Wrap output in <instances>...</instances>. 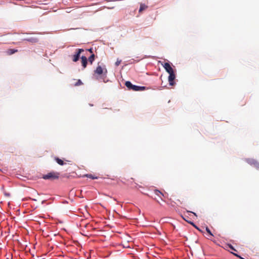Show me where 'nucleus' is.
<instances>
[{
	"mask_svg": "<svg viewBox=\"0 0 259 259\" xmlns=\"http://www.w3.org/2000/svg\"><path fill=\"white\" fill-rule=\"evenodd\" d=\"M83 52H84V50H83V49H76L74 54L71 56V59L72 60V61L74 62H76V61H77L79 60V58H80L81 59L82 65H87V64L88 63V59H87V57L83 55H81V56H80V55Z\"/></svg>",
	"mask_w": 259,
	"mask_h": 259,
	"instance_id": "nucleus-1",
	"label": "nucleus"
},
{
	"mask_svg": "<svg viewBox=\"0 0 259 259\" xmlns=\"http://www.w3.org/2000/svg\"><path fill=\"white\" fill-rule=\"evenodd\" d=\"M165 70L169 74L168 77V82L170 85H174L175 84L174 80L176 78L175 71L171 66H163Z\"/></svg>",
	"mask_w": 259,
	"mask_h": 259,
	"instance_id": "nucleus-2",
	"label": "nucleus"
},
{
	"mask_svg": "<svg viewBox=\"0 0 259 259\" xmlns=\"http://www.w3.org/2000/svg\"><path fill=\"white\" fill-rule=\"evenodd\" d=\"M125 86L130 90H132L135 91H143L145 89V87H140L136 85H133L130 81H126L125 83Z\"/></svg>",
	"mask_w": 259,
	"mask_h": 259,
	"instance_id": "nucleus-3",
	"label": "nucleus"
},
{
	"mask_svg": "<svg viewBox=\"0 0 259 259\" xmlns=\"http://www.w3.org/2000/svg\"><path fill=\"white\" fill-rule=\"evenodd\" d=\"M59 173L57 172H51L43 176V178L45 180L51 179L55 180L59 178Z\"/></svg>",
	"mask_w": 259,
	"mask_h": 259,
	"instance_id": "nucleus-4",
	"label": "nucleus"
},
{
	"mask_svg": "<svg viewBox=\"0 0 259 259\" xmlns=\"http://www.w3.org/2000/svg\"><path fill=\"white\" fill-rule=\"evenodd\" d=\"M95 73L99 75H101V77H104L106 75L107 70L106 69L103 68L100 66H99L95 70Z\"/></svg>",
	"mask_w": 259,
	"mask_h": 259,
	"instance_id": "nucleus-5",
	"label": "nucleus"
},
{
	"mask_svg": "<svg viewBox=\"0 0 259 259\" xmlns=\"http://www.w3.org/2000/svg\"><path fill=\"white\" fill-rule=\"evenodd\" d=\"M247 162L250 165H253L256 168H259V163L257 161L253 159H248L247 160Z\"/></svg>",
	"mask_w": 259,
	"mask_h": 259,
	"instance_id": "nucleus-6",
	"label": "nucleus"
},
{
	"mask_svg": "<svg viewBox=\"0 0 259 259\" xmlns=\"http://www.w3.org/2000/svg\"><path fill=\"white\" fill-rule=\"evenodd\" d=\"M24 40L26 41H27L28 42H30L31 43H36V42H38V39L36 37H33L27 38L25 39Z\"/></svg>",
	"mask_w": 259,
	"mask_h": 259,
	"instance_id": "nucleus-7",
	"label": "nucleus"
},
{
	"mask_svg": "<svg viewBox=\"0 0 259 259\" xmlns=\"http://www.w3.org/2000/svg\"><path fill=\"white\" fill-rule=\"evenodd\" d=\"M17 52H18L17 50L13 49H8V50H7L6 54L8 55H12V54H13L15 53H16Z\"/></svg>",
	"mask_w": 259,
	"mask_h": 259,
	"instance_id": "nucleus-8",
	"label": "nucleus"
},
{
	"mask_svg": "<svg viewBox=\"0 0 259 259\" xmlns=\"http://www.w3.org/2000/svg\"><path fill=\"white\" fill-rule=\"evenodd\" d=\"M55 160L60 165H63L65 164L64 161L58 157H55Z\"/></svg>",
	"mask_w": 259,
	"mask_h": 259,
	"instance_id": "nucleus-9",
	"label": "nucleus"
},
{
	"mask_svg": "<svg viewBox=\"0 0 259 259\" xmlns=\"http://www.w3.org/2000/svg\"><path fill=\"white\" fill-rule=\"evenodd\" d=\"M147 8V6L145 4H141L139 10V13H141L143 11L146 10Z\"/></svg>",
	"mask_w": 259,
	"mask_h": 259,
	"instance_id": "nucleus-10",
	"label": "nucleus"
},
{
	"mask_svg": "<svg viewBox=\"0 0 259 259\" xmlns=\"http://www.w3.org/2000/svg\"><path fill=\"white\" fill-rule=\"evenodd\" d=\"M205 230H206V232L209 234V236L207 237V238L208 239H211V237H212L213 235L211 233L210 229L207 227H206Z\"/></svg>",
	"mask_w": 259,
	"mask_h": 259,
	"instance_id": "nucleus-11",
	"label": "nucleus"
},
{
	"mask_svg": "<svg viewBox=\"0 0 259 259\" xmlns=\"http://www.w3.org/2000/svg\"><path fill=\"white\" fill-rule=\"evenodd\" d=\"M95 59V55L94 54H92L89 57V59H88V61L89 62L92 64L93 62V61Z\"/></svg>",
	"mask_w": 259,
	"mask_h": 259,
	"instance_id": "nucleus-12",
	"label": "nucleus"
},
{
	"mask_svg": "<svg viewBox=\"0 0 259 259\" xmlns=\"http://www.w3.org/2000/svg\"><path fill=\"white\" fill-rule=\"evenodd\" d=\"M154 193L157 196H159L160 197H161L160 195L163 196V194L158 190H155Z\"/></svg>",
	"mask_w": 259,
	"mask_h": 259,
	"instance_id": "nucleus-13",
	"label": "nucleus"
},
{
	"mask_svg": "<svg viewBox=\"0 0 259 259\" xmlns=\"http://www.w3.org/2000/svg\"><path fill=\"white\" fill-rule=\"evenodd\" d=\"M82 84V82L80 79H78L77 81L73 84L74 86H79Z\"/></svg>",
	"mask_w": 259,
	"mask_h": 259,
	"instance_id": "nucleus-14",
	"label": "nucleus"
},
{
	"mask_svg": "<svg viewBox=\"0 0 259 259\" xmlns=\"http://www.w3.org/2000/svg\"><path fill=\"white\" fill-rule=\"evenodd\" d=\"M85 176L92 179H97L98 178L97 177H95L92 174H87Z\"/></svg>",
	"mask_w": 259,
	"mask_h": 259,
	"instance_id": "nucleus-15",
	"label": "nucleus"
},
{
	"mask_svg": "<svg viewBox=\"0 0 259 259\" xmlns=\"http://www.w3.org/2000/svg\"><path fill=\"white\" fill-rule=\"evenodd\" d=\"M192 225H193L195 228H196L198 230H199L200 232H202V231L199 229L193 223L190 222V223Z\"/></svg>",
	"mask_w": 259,
	"mask_h": 259,
	"instance_id": "nucleus-16",
	"label": "nucleus"
},
{
	"mask_svg": "<svg viewBox=\"0 0 259 259\" xmlns=\"http://www.w3.org/2000/svg\"><path fill=\"white\" fill-rule=\"evenodd\" d=\"M160 63H161V65H169L168 62H164L163 63H161V61H158V64Z\"/></svg>",
	"mask_w": 259,
	"mask_h": 259,
	"instance_id": "nucleus-17",
	"label": "nucleus"
},
{
	"mask_svg": "<svg viewBox=\"0 0 259 259\" xmlns=\"http://www.w3.org/2000/svg\"><path fill=\"white\" fill-rule=\"evenodd\" d=\"M229 248L232 249V250H234V251H236V249L234 248V247L231 245V244H229Z\"/></svg>",
	"mask_w": 259,
	"mask_h": 259,
	"instance_id": "nucleus-18",
	"label": "nucleus"
},
{
	"mask_svg": "<svg viewBox=\"0 0 259 259\" xmlns=\"http://www.w3.org/2000/svg\"><path fill=\"white\" fill-rule=\"evenodd\" d=\"M88 51H89L90 53L93 54V50H92V49H89V50H84V52H85L86 53H87Z\"/></svg>",
	"mask_w": 259,
	"mask_h": 259,
	"instance_id": "nucleus-19",
	"label": "nucleus"
},
{
	"mask_svg": "<svg viewBox=\"0 0 259 259\" xmlns=\"http://www.w3.org/2000/svg\"><path fill=\"white\" fill-rule=\"evenodd\" d=\"M121 60H117V61L115 63V65H119V64L121 63Z\"/></svg>",
	"mask_w": 259,
	"mask_h": 259,
	"instance_id": "nucleus-20",
	"label": "nucleus"
},
{
	"mask_svg": "<svg viewBox=\"0 0 259 259\" xmlns=\"http://www.w3.org/2000/svg\"><path fill=\"white\" fill-rule=\"evenodd\" d=\"M5 195L6 196H10V194L9 193H7L6 192L5 193Z\"/></svg>",
	"mask_w": 259,
	"mask_h": 259,
	"instance_id": "nucleus-21",
	"label": "nucleus"
},
{
	"mask_svg": "<svg viewBox=\"0 0 259 259\" xmlns=\"http://www.w3.org/2000/svg\"><path fill=\"white\" fill-rule=\"evenodd\" d=\"M190 212H191V211H189ZM196 216V214L195 212H192Z\"/></svg>",
	"mask_w": 259,
	"mask_h": 259,
	"instance_id": "nucleus-22",
	"label": "nucleus"
},
{
	"mask_svg": "<svg viewBox=\"0 0 259 259\" xmlns=\"http://www.w3.org/2000/svg\"><path fill=\"white\" fill-rule=\"evenodd\" d=\"M32 200H33V201H36V199H32Z\"/></svg>",
	"mask_w": 259,
	"mask_h": 259,
	"instance_id": "nucleus-23",
	"label": "nucleus"
}]
</instances>
